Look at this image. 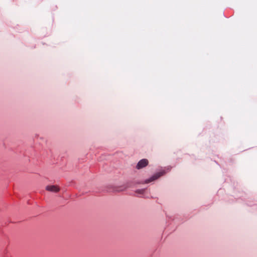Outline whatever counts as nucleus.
<instances>
[{"mask_svg":"<svg viewBox=\"0 0 257 257\" xmlns=\"http://www.w3.org/2000/svg\"><path fill=\"white\" fill-rule=\"evenodd\" d=\"M46 190L52 192H58L60 191V188L57 185H48Z\"/></svg>","mask_w":257,"mask_h":257,"instance_id":"3","label":"nucleus"},{"mask_svg":"<svg viewBox=\"0 0 257 257\" xmlns=\"http://www.w3.org/2000/svg\"><path fill=\"white\" fill-rule=\"evenodd\" d=\"M163 174H164V172H163L156 173L155 175H154L152 177H151L150 178H149L148 179H147L145 181V183H150V182H152V181L157 179L160 177L162 176Z\"/></svg>","mask_w":257,"mask_h":257,"instance_id":"2","label":"nucleus"},{"mask_svg":"<svg viewBox=\"0 0 257 257\" xmlns=\"http://www.w3.org/2000/svg\"><path fill=\"white\" fill-rule=\"evenodd\" d=\"M148 163L149 162L147 159H143L138 162L136 166V168L138 169H141L142 168H143L148 165Z\"/></svg>","mask_w":257,"mask_h":257,"instance_id":"1","label":"nucleus"},{"mask_svg":"<svg viewBox=\"0 0 257 257\" xmlns=\"http://www.w3.org/2000/svg\"><path fill=\"white\" fill-rule=\"evenodd\" d=\"M125 188H124L123 189H121V190H120L119 191H123V190H125Z\"/></svg>","mask_w":257,"mask_h":257,"instance_id":"5","label":"nucleus"},{"mask_svg":"<svg viewBox=\"0 0 257 257\" xmlns=\"http://www.w3.org/2000/svg\"><path fill=\"white\" fill-rule=\"evenodd\" d=\"M145 191V189H138L136 191V193L139 194H142Z\"/></svg>","mask_w":257,"mask_h":257,"instance_id":"4","label":"nucleus"}]
</instances>
